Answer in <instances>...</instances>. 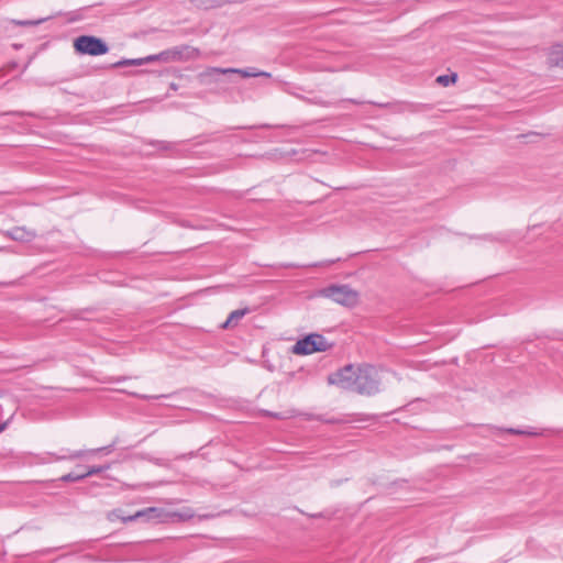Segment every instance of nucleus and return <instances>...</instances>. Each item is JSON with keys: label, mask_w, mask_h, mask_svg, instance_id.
I'll use <instances>...</instances> for the list:
<instances>
[{"label": "nucleus", "mask_w": 563, "mask_h": 563, "mask_svg": "<svg viewBox=\"0 0 563 563\" xmlns=\"http://www.w3.org/2000/svg\"><path fill=\"white\" fill-rule=\"evenodd\" d=\"M561 57H563V45L562 44L553 45L548 54L549 66L559 67L560 65H563Z\"/></svg>", "instance_id": "9"}, {"label": "nucleus", "mask_w": 563, "mask_h": 563, "mask_svg": "<svg viewBox=\"0 0 563 563\" xmlns=\"http://www.w3.org/2000/svg\"><path fill=\"white\" fill-rule=\"evenodd\" d=\"M319 296L331 299L346 308L355 307L360 301V292L350 285L332 284L319 290Z\"/></svg>", "instance_id": "2"}, {"label": "nucleus", "mask_w": 563, "mask_h": 563, "mask_svg": "<svg viewBox=\"0 0 563 563\" xmlns=\"http://www.w3.org/2000/svg\"><path fill=\"white\" fill-rule=\"evenodd\" d=\"M227 74H239L244 78L250 77H271L272 75L267 71L257 70L255 68H246V69H238V68H218L211 67L206 70L203 76L214 77L217 75H227Z\"/></svg>", "instance_id": "8"}, {"label": "nucleus", "mask_w": 563, "mask_h": 563, "mask_svg": "<svg viewBox=\"0 0 563 563\" xmlns=\"http://www.w3.org/2000/svg\"><path fill=\"white\" fill-rule=\"evenodd\" d=\"M46 20H47V18H42V19H37V20H13L12 22L15 25H20V26H33V25H38Z\"/></svg>", "instance_id": "17"}, {"label": "nucleus", "mask_w": 563, "mask_h": 563, "mask_svg": "<svg viewBox=\"0 0 563 563\" xmlns=\"http://www.w3.org/2000/svg\"><path fill=\"white\" fill-rule=\"evenodd\" d=\"M114 443L110 444V445H107V446H102V448H97V449H92V450H89V451H86V454L87 453H100V452H103L106 454H109L111 453L113 450H114Z\"/></svg>", "instance_id": "20"}, {"label": "nucleus", "mask_w": 563, "mask_h": 563, "mask_svg": "<svg viewBox=\"0 0 563 563\" xmlns=\"http://www.w3.org/2000/svg\"><path fill=\"white\" fill-rule=\"evenodd\" d=\"M331 347L332 343H329L323 335L311 333L298 340L291 351L297 355H309L314 352H325Z\"/></svg>", "instance_id": "4"}, {"label": "nucleus", "mask_w": 563, "mask_h": 563, "mask_svg": "<svg viewBox=\"0 0 563 563\" xmlns=\"http://www.w3.org/2000/svg\"><path fill=\"white\" fill-rule=\"evenodd\" d=\"M286 267H299V266L295 265V264H288V265H286Z\"/></svg>", "instance_id": "26"}, {"label": "nucleus", "mask_w": 563, "mask_h": 563, "mask_svg": "<svg viewBox=\"0 0 563 563\" xmlns=\"http://www.w3.org/2000/svg\"><path fill=\"white\" fill-rule=\"evenodd\" d=\"M12 417H13V416H11L7 421H4V422H2V423L0 424V433H1L2 431H4V430L8 428V426H9V423H10V421H11Z\"/></svg>", "instance_id": "24"}, {"label": "nucleus", "mask_w": 563, "mask_h": 563, "mask_svg": "<svg viewBox=\"0 0 563 563\" xmlns=\"http://www.w3.org/2000/svg\"><path fill=\"white\" fill-rule=\"evenodd\" d=\"M357 376V368L355 369L353 365H346L336 373L329 376V384L336 385L345 390H352L355 387Z\"/></svg>", "instance_id": "6"}, {"label": "nucleus", "mask_w": 563, "mask_h": 563, "mask_svg": "<svg viewBox=\"0 0 563 563\" xmlns=\"http://www.w3.org/2000/svg\"><path fill=\"white\" fill-rule=\"evenodd\" d=\"M9 235L12 240L21 241V242H30L35 238V234L31 231H27L23 228H14L10 231Z\"/></svg>", "instance_id": "10"}, {"label": "nucleus", "mask_w": 563, "mask_h": 563, "mask_svg": "<svg viewBox=\"0 0 563 563\" xmlns=\"http://www.w3.org/2000/svg\"><path fill=\"white\" fill-rule=\"evenodd\" d=\"M355 387L353 391L361 395H375L379 391L380 378L378 371L371 365L357 368Z\"/></svg>", "instance_id": "3"}, {"label": "nucleus", "mask_w": 563, "mask_h": 563, "mask_svg": "<svg viewBox=\"0 0 563 563\" xmlns=\"http://www.w3.org/2000/svg\"><path fill=\"white\" fill-rule=\"evenodd\" d=\"M46 455L52 457L54 461H65V460L74 461V460L84 457L86 455V451L79 450V451L70 452L69 454L47 453Z\"/></svg>", "instance_id": "11"}, {"label": "nucleus", "mask_w": 563, "mask_h": 563, "mask_svg": "<svg viewBox=\"0 0 563 563\" xmlns=\"http://www.w3.org/2000/svg\"><path fill=\"white\" fill-rule=\"evenodd\" d=\"M51 461H52V460H51V459H48V457H42V459H41V462H42V463H49Z\"/></svg>", "instance_id": "25"}, {"label": "nucleus", "mask_w": 563, "mask_h": 563, "mask_svg": "<svg viewBox=\"0 0 563 563\" xmlns=\"http://www.w3.org/2000/svg\"><path fill=\"white\" fill-rule=\"evenodd\" d=\"M457 79V75L456 74H451V75H442V76H439L437 78V81L443 86H449L450 84H453L455 82Z\"/></svg>", "instance_id": "18"}, {"label": "nucleus", "mask_w": 563, "mask_h": 563, "mask_svg": "<svg viewBox=\"0 0 563 563\" xmlns=\"http://www.w3.org/2000/svg\"><path fill=\"white\" fill-rule=\"evenodd\" d=\"M338 261H339V258H338V260H330V261H325V262H320V263H317V264H312L311 266H316V267H317V266H329V265H331V264H333V263H335V262H338Z\"/></svg>", "instance_id": "22"}, {"label": "nucleus", "mask_w": 563, "mask_h": 563, "mask_svg": "<svg viewBox=\"0 0 563 563\" xmlns=\"http://www.w3.org/2000/svg\"><path fill=\"white\" fill-rule=\"evenodd\" d=\"M247 312H249V310L246 308L232 311L229 314L227 321L223 323L222 328L225 329V328L235 325L239 322V320L242 319Z\"/></svg>", "instance_id": "12"}, {"label": "nucleus", "mask_w": 563, "mask_h": 563, "mask_svg": "<svg viewBox=\"0 0 563 563\" xmlns=\"http://www.w3.org/2000/svg\"><path fill=\"white\" fill-rule=\"evenodd\" d=\"M180 57V53L177 51H165L156 55H148L143 58H134V59H122L118 63L113 64V67H125V66H141L154 60H169V59H178Z\"/></svg>", "instance_id": "7"}, {"label": "nucleus", "mask_w": 563, "mask_h": 563, "mask_svg": "<svg viewBox=\"0 0 563 563\" xmlns=\"http://www.w3.org/2000/svg\"><path fill=\"white\" fill-rule=\"evenodd\" d=\"M319 421H322V422H325V423H338L340 422L339 419H335V418H324L321 416V419H319Z\"/></svg>", "instance_id": "23"}, {"label": "nucleus", "mask_w": 563, "mask_h": 563, "mask_svg": "<svg viewBox=\"0 0 563 563\" xmlns=\"http://www.w3.org/2000/svg\"><path fill=\"white\" fill-rule=\"evenodd\" d=\"M85 479L84 474H75V473H68L63 475L59 481L68 483V482H80Z\"/></svg>", "instance_id": "19"}, {"label": "nucleus", "mask_w": 563, "mask_h": 563, "mask_svg": "<svg viewBox=\"0 0 563 563\" xmlns=\"http://www.w3.org/2000/svg\"><path fill=\"white\" fill-rule=\"evenodd\" d=\"M506 432L510 434L516 435H539L540 433L536 431L534 428H527V429H516V428H509L505 430Z\"/></svg>", "instance_id": "13"}, {"label": "nucleus", "mask_w": 563, "mask_h": 563, "mask_svg": "<svg viewBox=\"0 0 563 563\" xmlns=\"http://www.w3.org/2000/svg\"><path fill=\"white\" fill-rule=\"evenodd\" d=\"M77 53L90 56H100L109 52L107 43L93 35H80L74 41Z\"/></svg>", "instance_id": "5"}, {"label": "nucleus", "mask_w": 563, "mask_h": 563, "mask_svg": "<svg viewBox=\"0 0 563 563\" xmlns=\"http://www.w3.org/2000/svg\"><path fill=\"white\" fill-rule=\"evenodd\" d=\"M266 415L269 416V417H273L275 419L284 420V419H289V418L296 417L297 410L290 409V410H287L285 412H271V411H267Z\"/></svg>", "instance_id": "14"}, {"label": "nucleus", "mask_w": 563, "mask_h": 563, "mask_svg": "<svg viewBox=\"0 0 563 563\" xmlns=\"http://www.w3.org/2000/svg\"><path fill=\"white\" fill-rule=\"evenodd\" d=\"M110 468V465L107 464V465H100V466H90L88 467L87 472L86 473H82L84 474V478H87L89 476H93V475H97V474H100L107 470Z\"/></svg>", "instance_id": "16"}, {"label": "nucleus", "mask_w": 563, "mask_h": 563, "mask_svg": "<svg viewBox=\"0 0 563 563\" xmlns=\"http://www.w3.org/2000/svg\"><path fill=\"white\" fill-rule=\"evenodd\" d=\"M194 518L191 508H184L179 511H167L158 507H148L136 511L134 515L128 516L126 520H143L158 522H181Z\"/></svg>", "instance_id": "1"}, {"label": "nucleus", "mask_w": 563, "mask_h": 563, "mask_svg": "<svg viewBox=\"0 0 563 563\" xmlns=\"http://www.w3.org/2000/svg\"><path fill=\"white\" fill-rule=\"evenodd\" d=\"M297 416L302 417L305 420H319V419H321V416H316V415L307 413V412H298L297 411L296 417Z\"/></svg>", "instance_id": "21"}, {"label": "nucleus", "mask_w": 563, "mask_h": 563, "mask_svg": "<svg viewBox=\"0 0 563 563\" xmlns=\"http://www.w3.org/2000/svg\"><path fill=\"white\" fill-rule=\"evenodd\" d=\"M128 516L122 515L121 509H114L107 515L109 521L121 520L122 522H132L133 520H126Z\"/></svg>", "instance_id": "15"}]
</instances>
